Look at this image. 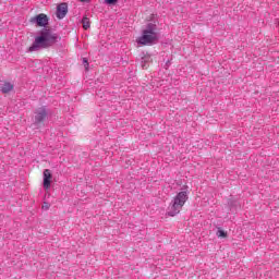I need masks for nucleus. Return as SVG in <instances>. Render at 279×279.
<instances>
[{"label": "nucleus", "mask_w": 279, "mask_h": 279, "mask_svg": "<svg viewBox=\"0 0 279 279\" xmlns=\"http://www.w3.org/2000/svg\"><path fill=\"white\" fill-rule=\"evenodd\" d=\"M58 43V35L53 34L50 29H43L38 36L35 37L33 45L28 48V51H40V49H49Z\"/></svg>", "instance_id": "nucleus-1"}, {"label": "nucleus", "mask_w": 279, "mask_h": 279, "mask_svg": "<svg viewBox=\"0 0 279 279\" xmlns=\"http://www.w3.org/2000/svg\"><path fill=\"white\" fill-rule=\"evenodd\" d=\"M187 199L189 194L186 192H179L177 196L172 199L170 206L168 207V215L170 217H175V215H180V210H182Z\"/></svg>", "instance_id": "nucleus-2"}, {"label": "nucleus", "mask_w": 279, "mask_h": 279, "mask_svg": "<svg viewBox=\"0 0 279 279\" xmlns=\"http://www.w3.org/2000/svg\"><path fill=\"white\" fill-rule=\"evenodd\" d=\"M158 40V33L156 32V25L148 24L146 29L143 31L142 36L137 38L138 45H154Z\"/></svg>", "instance_id": "nucleus-3"}, {"label": "nucleus", "mask_w": 279, "mask_h": 279, "mask_svg": "<svg viewBox=\"0 0 279 279\" xmlns=\"http://www.w3.org/2000/svg\"><path fill=\"white\" fill-rule=\"evenodd\" d=\"M31 23H36L37 27H45L49 23V17L45 13H40L31 19Z\"/></svg>", "instance_id": "nucleus-4"}, {"label": "nucleus", "mask_w": 279, "mask_h": 279, "mask_svg": "<svg viewBox=\"0 0 279 279\" xmlns=\"http://www.w3.org/2000/svg\"><path fill=\"white\" fill-rule=\"evenodd\" d=\"M52 178L53 175L51 174V170L45 169L44 170V189H46V191H49V189H51Z\"/></svg>", "instance_id": "nucleus-5"}, {"label": "nucleus", "mask_w": 279, "mask_h": 279, "mask_svg": "<svg viewBox=\"0 0 279 279\" xmlns=\"http://www.w3.org/2000/svg\"><path fill=\"white\" fill-rule=\"evenodd\" d=\"M68 12H69V5L66 3L63 2L57 7V17L64 19Z\"/></svg>", "instance_id": "nucleus-6"}, {"label": "nucleus", "mask_w": 279, "mask_h": 279, "mask_svg": "<svg viewBox=\"0 0 279 279\" xmlns=\"http://www.w3.org/2000/svg\"><path fill=\"white\" fill-rule=\"evenodd\" d=\"M46 117H47V111H45V109H39L35 117L36 123H43V121H45Z\"/></svg>", "instance_id": "nucleus-7"}, {"label": "nucleus", "mask_w": 279, "mask_h": 279, "mask_svg": "<svg viewBox=\"0 0 279 279\" xmlns=\"http://www.w3.org/2000/svg\"><path fill=\"white\" fill-rule=\"evenodd\" d=\"M1 93L8 94L11 90H14V85L12 83L5 82L1 87H0Z\"/></svg>", "instance_id": "nucleus-8"}, {"label": "nucleus", "mask_w": 279, "mask_h": 279, "mask_svg": "<svg viewBox=\"0 0 279 279\" xmlns=\"http://www.w3.org/2000/svg\"><path fill=\"white\" fill-rule=\"evenodd\" d=\"M82 23L84 29H90V20L88 17H83Z\"/></svg>", "instance_id": "nucleus-9"}, {"label": "nucleus", "mask_w": 279, "mask_h": 279, "mask_svg": "<svg viewBox=\"0 0 279 279\" xmlns=\"http://www.w3.org/2000/svg\"><path fill=\"white\" fill-rule=\"evenodd\" d=\"M216 234H217L218 239H227L228 238V232L223 231L222 229H218Z\"/></svg>", "instance_id": "nucleus-10"}, {"label": "nucleus", "mask_w": 279, "mask_h": 279, "mask_svg": "<svg viewBox=\"0 0 279 279\" xmlns=\"http://www.w3.org/2000/svg\"><path fill=\"white\" fill-rule=\"evenodd\" d=\"M43 210H49V208H51V205L47 202H45L41 206Z\"/></svg>", "instance_id": "nucleus-11"}, {"label": "nucleus", "mask_w": 279, "mask_h": 279, "mask_svg": "<svg viewBox=\"0 0 279 279\" xmlns=\"http://www.w3.org/2000/svg\"><path fill=\"white\" fill-rule=\"evenodd\" d=\"M118 1L119 0H105V3H107L108 5H116Z\"/></svg>", "instance_id": "nucleus-12"}, {"label": "nucleus", "mask_w": 279, "mask_h": 279, "mask_svg": "<svg viewBox=\"0 0 279 279\" xmlns=\"http://www.w3.org/2000/svg\"><path fill=\"white\" fill-rule=\"evenodd\" d=\"M83 62L85 64V69L88 70V60L86 58L83 59Z\"/></svg>", "instance_id": "nucleus-13"}]
</instances>
